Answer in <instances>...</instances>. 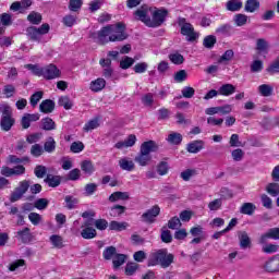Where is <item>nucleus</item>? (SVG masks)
<instances>
[{"instance_id":"obj_9","label":"nucleus","mask_w":279,"mask_h":279,"mask_svg":"<svg viewBox=\"0 0 279 279\" xmlns=\"http://www.w3.org/2000/svg\"><path fill=\"white\" fill-rule=\"evenodd\" d=\"M29 191V181L24 180L20 182V185L11 193L10 203L19 202Z\"/></svg>"},{"instance_id":"obj_4","label":"nucleus","mask_w":279,"mask_h":279,"mask_svg":"<svg viewBox=\"0 0 279 279\" xmlns=\"http://www.w3.org/2000/svg\"><path fill=\"white\" fill-rule=\"evenodd\" d=\"M14 123H16V120L12 117V107L8 104L2 105L1 130L3 132H10Z\"/></svg>"},{"instance_id":"obj_30","label":"nucleus","mask_w":279,"mask_h":279,"mask_svg":"<svg viewBox=\"0 0 279 279\" xmlns=\"http://www.w3.org/2000/svg\"><path fill=\"white\" fill-rule=\"evenodd\" d=\"M81 169L86 175H93L95 173V166H93V161L90 160L82 161Z\"/></svg>"},{"instance_id":"obj_31","label":"nucleus","mask_w":279,"mask_h":279,"mask_svg":"<svg viewBox=\"0 0 279 279\" xmlns=\"http://www.w3.org/2000/svg\"><path fill=\"white\" fill-rule=\"evenodd\" d=\"M120 169L123 171H134L135 165L134 161L128 159V158H122L119 160Z\"/></svg>"},{"instance_id":"obj_45","label":"nucleus","mask_w":279,"mask_h":279,"mask_svg":"<svg viewBox=\"0 0 279 279\" xmlns=\"http://www.w3.org/2000/svg\"><path fill=\"white\" fill-rule=\"evenodd\" d=\"M31 154L34 156V158H40V156L45 154V148H43L40 144H34L31 147Z\"/></svg>"},{"instance_id":"obj_46","label":"nucleus","mask_w":279,"mask_h":279,"mask_svg":"<svg viewBox=\"0 0 279 279\" xmlns=\"http://www.w3.org/2000/svg\"><path fill=\"white\" fill-rule=\"evenodd\" d=\"M25 69H28V71H32L33 75H37V77H43L44 75V68H39L36 64H26L24 65Z\"/></svg>"},{"instance_id":"obj_33","label":"nucleus","mask_w":279,"mask_h":279,"mask_svg":"<svg viewBox=\"0 0 279 279\" xmlns=\"http://www.w3.org/2000/svg\"><path fill=\"white\" fill-rule=\"evenodd\" d=\"M99 118H94L85 123L83 131L84 132H93V130H97L99 128Z\"/></svg>"},{"instance_id":"obj_35","label":"nucleus","mask_w":279,"mask_h":279,"mask_svg":"<svg viewBox=\"0 0 279 279\" xmlns=\"http://www.w3.org/2000/svg\"><path fill=\"white\" fill-rule=\"evenodd\" d=\"M167 141L170 145H180L182 143V134L172 132L168 135Z\"/></svg>"},{"instance_id":"obj_5","label":"nucleus","mask_w":279,"mask_h":279,"mask_svg":"<svg viewBox=\"0 0 279 279\" xmlns=\"http://www.w3.org/2000/svg\"><path fill=\"white\" fill-rule=\"evenodd\" d=\"M128 38L125 35V24L119 22L117 24L109 25V40L110 43H121Z\"/></svg>"},{"instance_id":"obj_18","label":"nucleus","mask_w":279,"mask_h":279,"mask_svg":"<svg viewBox=\"0 0 279 279\" xmlns=\"http://www.w3.org/2000/svg\"><path fill=\"white\" fill-rule=\"evenodd\" d=\"M39 110L44 114H51V112L56 110V102L51 99H46L39 105Z\"/></svg>"},{"instance_id":"obj_54","label":"nucleus","mask_w":279,"mask_h":279,"mask_svg":"<svg viewBox=\"0 0 279 279\" xmlns=\"http://www.w3.org/2000/svg\"><path fill=\"white\" fill-rule=\"evenodd\" d=\"M168 228L170 230H178V228H182V222L180 221V218H178L177 216L172 217L168 221Z\"/></svg>"},{"instance_id":"obj_34","label":"nucleus","mask_w":279,"mask_h":279,"mask_svg":"<svg viewBox=\"0 0 279 279\" xmlns=\"http://www.w3.org/2000/svg\"><path fill=\"white\" fill-rule=\"evenodd\" d=\"M27 21L32 23V25H40V23H43V15L33 11L27 15Z\"/></svg>"},{"instance_id":"obj_36","label":"nucleus","mask_w":279,"mask_h":279,"mask_svg":"<svg viewBox=\"0 0 279 279\" xmlns=\"http://www.w3.org/2000/svg\"><path fill=\"white\" fill-rule=\"evenodd\" d=\"M117 255V247L114 246H107L102 252V258L105 260H112L114 256Z\"/></svg>"},{"instance_id":"obj_16","label":"nucleus","mask_w":279,"mask_h":279,"mask_svg":"<svg viewBox=\"0 0 279 279\" xmlns=\"http://www.w3.org/2000/svg\"><path fill=\"white\" fill-rule=\"evenodd\" d=\"M238 238L240 241L241 250H247V247H252V240L250 239V235L246 231H239Z\"/></svg>"},{"instance_id":"obj_49","label":"nucleus","mask_w":279,"mask_h":279,"mask_svg":"<svg viewBox=\"0 0 279 279\" xmlns=\"http://www.w3.org/2000/svg\"><path fill=\"white\" fill-rule=\"evenodd\" d=\"M231 157L233 158L234 162H241L243 158H245V151L241 148H236L231 151Z\"/></svg>"},{"instance_id":"obj_43","label":"nucleus","mask_w":279,"mask_h":279,"mask_svg":"<svg viewBox=\"0 0 279 279\" xmlns=\"http://www.w3.org/2000/svg\"><path fill=\"white\" fill-rule=\"evenodd\" d=\"M84 2L82 0H70L69 10L70 12H80Z\"/></svg>"},{"instance_id":"obj_20","label":"nucleus","mask_w":279,"mask_h":279,"mask_svg":"<svg viewBox=\"0 0 279 279\" xmlns=\"http://www.w3.org/2000/svg\"><path fill=\"white\" fill-rule=\"evenodd\" d=\"M128 199H130V194L128 192H113L109 196V202H111V204H114V202H125Z\"/></svg>"},{"instance_id":"obj_10","label":"nucleus","mask_w":279,"mask_h":279,"mask_svg":"<svg viewBox=\"0 0 279 279\" xmlns=\"http://www.w3.org/2000/svg\"><path fill=\"white\" fill-rule=\"evenodd\" d=\"M149 13L151 14V8H149L147 4H144L137 9L134 14L136 21H141L144 23V25H146V27H149V21H151Z\"/></svg>"},{"instance_id":"obj_32","label":"nucleus","mask_w":279,"mask_h":279,"mask_svg":"<svg viewBox=\"0 0 279 279\" xmlns=\"http://www.w3.org/2000/svg\"><path fill=\"white\" fill-rule=\"evenodd\" d=\"M258 93L262 95V97H271L274 95V86L268 84L259 85Z\"/></svg>"},{"instance_id":"obj_11","label":"nucleus","mask_w":279,"mask_h":279,"mask_svg":"<svg viewBox=\"0 0 279 279\" xmlns=\"http://www.w3.org/2000/svg\"><path fill=\"white\" fill-rule=\"evenodd\" d=\"M158 215H160V207L158 205H155L142 215V219L146 223H154V221H156V217H158Z\"/></svg>"},{"instance_id":"obj_37","label":"nucleus","mask_w":279,"mask_h":279,"mask_svg":"<svg viewBox=\"0 0 279 279\" xmlns=\"http://www.w3.org/2000/svg\"><path fill=\"white\" fill-rule=\"evenodd\" d=\"M260 8L258 0H247L244 7L245 12H256Z\"/></svg>"},{"instance_id":"obj_55","label":"nucleus","mask_w":279,"mask_h":279,"mask_svg":"<svg viewBox=\"0 0 279 279\" xmlns=\"http://www.w3.org/2000/svg\"><path fill=\"white\" fill-rule=\"evenodd\" d=\"M28 220L31 223H33V226H39L43 221V216H40L38 213H31L28 215Z\"/></svg>"},{"instance_id":"obj_44","label":"nucleus","mask_w":279,"mask_h":279,"mask_svg":"<svg viewBox=\"0 0 279 279\" xmlns=\"http://www.w3.org/2000/svg\"><path fill=\"white\" fill-rule=\"evenodd\" d=\"M204 47H206V49H213V47H215V45H217V37H215V35H208L204 38L203 41Z\"/></svg>"},{"instance_id":"obj_39","label":"nucleus","mask_w":279,"mask_h":279,"mask_svg":"<svg viewBox=\"0 0 279 279\" xmlns=\"http://www.w3.org/2000/svg\"><path fill=\"white\" fill-rule=\"evenodd\" d=\"M266 192L268 193V195H270L271 197H278L279 195V184L276 182L269 183L266 186Z\"/></svg>"},{"instance_id":"obj_64","label":"nucleus","mask_w":279,"mask_h":279,"mask_svg":"<svg viewBox=\"0 0 279 279\" xmlns=\"http://www.w3.org/2000/svg\"><path fill=\"white\" fill-rule=\"evenodd\" d=\"M186 77H189L186 70H180L174 74V81H177L179 84L185 82Z\"/></svg>"},{"instance_id":"obj_62","label":"nucleus","mask_w":279,"mask_h":279,"mask_svg":"<svg viewBox=\"0 0 279 279\" xmlns=\"http://www.w3.org/2000/svg\"><path fill=\"white\" fill-rule=\"evenodd\" d=\"M82 177V171L80 169H73L68 173V180H71L72 182H76V180H80Z\"/></svg>"},{"instance_id":"obj_48","label":"nucleus","mask_w":279,"mask_h":279,"mask_svg":"<svg viewBox=\"0 0 279 279\" xmlns=\"http://www.w3.org/2000/svg\"><path fill=\"white\" fill-rule=\"evenodd\" d=\"M59 106H61L65 110H71V108H73V101H71V98H69V96H63L59 98Z\"/></svg>"},{"instance_id":"obj_56","label":"nucleus","mask_w":279,"mask_h":279,"mask_svg":"<svg viewBox=\"0 0 279 279\" xmlns=\"http://www.w3.org/2000/svg\"><path fill=\"white\" fill-rule=\"evenodd\" d=\"M49 206V199L47 198H38L34 203V207L37 208V210H45Z\"/></svg>"},{"instance_id":"obj_8","label":"nucleus","mask_w":279,"mask_h":279,"mask_svg":"<svg viewBox=\"0 0 279 279\" xmlns=\"http://www.w3.org/2000/svg\"><path fill=\"white\" fill-rule=\"evenodd\" d=\"M90 38L98 45H106L110 43V26L107 25L98 32L90 33Z\"/></svg>"},{"instance_id":"obj_38","label":"nucleus","mask_w":279,"mask_h":279,"mask_svg":"<svg viewBox=\"0 0 279 279\" xmlns=\"http://www.w3.org/2000/svg\"><path fill=\"white\" fill-rule=\"evenodd\" d=\"M128 228V222H119L117 220H112L109 223L110 230H116V232H122V230H125Z\"/></svg>"},{"instance_id":"obj_23","label":"nucleus","mask_w":279,"mask_h":279,"mask_svg":"<svg viewBox=\"0 0 279 279\" xmlns=\"http://www.w3.org/2000/svg\"><path fill=\"white\" fill-rule=\"evenodd\" d=\"M44 182L51 189H56L59 184H61L62 178H60V175L47 174Z\"/></svg>"},{"instance_id":"obj_7","label":"nucleus","mask_w":279,"mask_h":279,"mask_svg":"<svg viewBox=\"0 0 279 279\" xmlns=\"http://www.w3.org/2000/svg\"><path fill=\"white\" fill-rule=\"evenodd\" d=\"M151 19L148 21L149 27H160L165 21H167V16H169V11L165 8L158 9L155 8L150 11Z\"/></svg>"},{"instance_id":"obj_61","label":"nucleus","mask_w":279,"mask_h":279,"mask_svg":"<svg viewBox=\"0 0 279 279\" xmlns=\"http://www.w3.org/2000/svg\"><path fill=\"white\" fill-rule=\"evenodd\" d=\"M62 23L65 25V27H73V25L77 23V17L74 15H65L62 20Z\"/></svg>"},{"instance_id":"obj_60","label":"nucleus","mask_w":279,"mask_h":279,"mask_svg":"<svg viewBox=\"0 0 279 279\" xmlns=\"http://www.w3.org/2000/svg\"><path fill=\"white\" fill-rule=\"evenodd\" d=\"M34 173L36 178L43 179L45 175H47V167L38 165L35 167Z\"/></svg>"},{"instance_id":"obj_22","label":"nucleus","mask_w":279,"mask_h":279,"mask_svg":"<svg viewBox=\"0 0 279 279\" xmlns=\"http://www.w3.org/2000/svg\"><path fill=\"white\" fill-rule=\"evenodd\" d=\"M128 210V207L123 205H113L109 208V217H112L113 219L117 217H121Z\"/></svg>"},{"instance_id":"obj_52","label":"nucleus","mask_w":279,"mask_h":279,"mask_svg":"<svg viewBox=\"0 0 279 279\" xmlns=\"http://www.w3.org/2000/svg\"><path fill=\"white\" fill-rule=\"evenodd\" d=\"M233 21L238 27H243V25L247 24V15L239 13L234 16Z\"/></svg>"},{"instance_id":"obj_21","label":"nucleus","mask_w":279,"mask_h":279,"mask_svg":"<svg viewBox=\"0 0 279 279\" xmlns=\"http://www.w3.org/2000/svg\"><path fill=\"white\" fill-rule=\"evenodd\" d=\"M219 95H223V97H230V95H234L236 93V87L232 84H223L218 89Z\"/></svg>"},{"instance_id":"obj_47","label":"nucleus","mask_w":279,"mask_h":279,"mask_svg":"<svg viewBox=\"0 0 279 279\" xmlns=\"http://www.w3.org/2000/svg\"><path fill=\"white\" fill-rule=\"evenodd\" d=\"M160 239L162 243H171L173 241V235H171V231L168 230L166 227L161 229V235Z\"/></svg>"},{"instance_id":"obj_41","label":"nucleus","mask_w":279,"mask_h":279,"mask_svg":"<svg viewBox=\"0 0 279 279\" xmlns=\"http://www.w3.org/2000/svg\"><path fill=\"white\" fill-rule=\"evenodd\" d=\"M81 236L83 239H95V236H97V230L90 228V227H87V228H84L81 232Z\"/></svg>"},{"instance_id":"obj_57","label":"nucleus","mask_w":279,"mask_h":279,"mask_svg":"<svg viewBox=\"0 0 279 279\" xmlns=\"http://www.w3.org/2000/svg\"><path fill=\"white\" fill-rule=\"evenodd\" d=\"M193 175H197V170L186 169L185 171L181 172V178L184 180V182H189Z\"/></svg>"},{"instance_id":"obj_50","label":"nucleus","mask_w":279,"mask_h":279,"mask_svg":"<svg viewBox=\"0 0 279 279\" xmlns=\"http://www.w3.org/2000/svg\"><path fill=\"white\" fill-rule=\"evenodd\" d=\"M169 60L172 62V64H184V56L178 52L169 54Z\"/></svg>"},{"instance_id":"obj_14","label":"nucleus","mask_w":279,"mask_h":279,"mask_svg":"<svg viewBox=\"0 0 279 279\" xmlns=\"http://www.w3.org/2000/svg\"><path fill=\"white\" fill-rule=\"evenodd\" d=\"M15 239L24 244L32 243V230L28 227L19 230L17 232H15Z\"/></svg>"},{"instance_id":"obj_26","label":"nucleus","mask_w":279,"mask_h":279,"mask_svg":"<svg viewBox=\"0 0 279 279\" xmlns=\"http://www.w3.org/2000/svg\"><path fill=\"white\" fill-rule=\"evenodd\" d=\"M243 8V2L241 0H229L226 3V9L229 12H239Z\"/></svg>"},{"instance_id":"obj_25","label":"nucleus","mask_w":279,"mask_h":279,"mask_svg":"<svg viewBox=\"0 0 279 279\" xmlns=\"http://www.w3.org/2000/svg\"><path fill=\"white\" fill-rule=\"evenodd\" d=\"M41 130H45L46 132H51L53 130H56V122L53 121V119L47 117L41 119Z\"/></svg>"},{"instance_id":"obj_42","label":"nucleus","mask_w":279,"mask_h":279,"mask_svg":"<svg viewBox=\"0 0 279 279\" xmlns=\"http://www.w3.org/2000/svg\"><path fill=\"white\" fill-rule=\"evenodd\" d=\"M125 258H128V256H125V254L116 253V256L112 259L114 269H119V267H121V265H123L125 263Z\"/></svg>"},{"instance_id":"obj_63","label":"nucleus","mask_w":279,"mask_h":279,"mask_svg":"<svg viewBox=\"0 0 279 279\" xmlns=\"http://www.w3.org/2000/svg\"><path fill=\"white\" fill-rule=\"evenodd\" d=\"M43 92H36L31 96V106H33V108H36V106H38V101L43 99Z\"/></svg>"},{"instance_id":"obj_27","label":"nucleus","mask_w":279,"mask_h":279,"mask_svg":"<svg viewBox=\"0 0 279 279\" xmlns=\"http://www.w3.org/2000/svg\"><path fill=\"white\" fill-rule=\"evenodd\" d=\"M216 34L232 36V34H234V27L231 24H222L216 29Z\"/></svg>"},{"instance_id":"obj_19","label":"nucleus","mask_w":279,"mask_h":279,"mask_svg":"<svg viewBox=\"0 0 279 279\" xmlns=\"http://www.w3.org/2000/svg\"><path fill=\"white\" fill-rule=\"evenodd\" d=\"M266 271H269L270 274H274L276 271H279V257L274 256L265 264Z\"/></svg>"},{"instance_id":"obj_29","label":"nucleus","mask_w":279,"mask_h":279,"mask_svg":"<svg viewBox=\"0 0 279 279\" xmlns=\"http://www.w3.org/2000/svg\"><path fill=\"white\" fill-rule=\"evenodd\" d=\"M255 211H256V205H254L253 203H244L240 208L241 215L252 216L254 215Z\"/></svg>"},{"instance_id":"obj_15","label":"nucleus","mask_w":279,"mask_h":279,"mask_svg":"<svg viewBox=\"0 0 279 279\" xmlns=\"http://www.w3.org/2000/svg\"><path fill=\"white\" fill-rule=\"evenodd\" d=\"M269 239H272L274 241H279V228H271L266 233H264L260 239L259 243L262 245H265Z\"/></svg>"},{"instance_id":"obj_58","label":"nucleus","mask_w":279,"mask_h":279,"mask_svg":"<svg viewBox=\"0 0 279 279\" xmlns=\"http://www.w3.org/2000/svg\"><path fill=\"white\" fill-rule=\"evenodd\" d=\"M256 49L257 51H259L260 53H263L264 51H266L267 49H269V44L267 43V40L259 38L256 41Z\"/></svg>"},{"instance_id":"obj_24","label":"nucleus","mask_w":279,"mask_h":279,"mask_svg":"<svg viewBox=\"0 0 279 279\" xmlns=\"http://www.w3.org/2000/svg\"><path fill=\"white\" fill-rule=\"evenodd\" d=\"M89 88L93 90V93H99L100 90H104V88H106V80L97 78L92 81Z\"/></svg>"},{"instance_id":"obj_53","label":"nucleus","mask_w":279,"mask_h":279,"mask_svg":"<svg viewBox=\"0 0 279 279\" xmlns=\"http://www.w3.org/2000/svg\"><path fill=\"white\" fill-rule=\"evenodd\" d=\"M70 151H72V154H81V151H84V143L81 141L73 142L70 146Z\"/></svg>"},{"instance_id":"obj_13","label":"nucleus","mask_w":279,"mask_h":279,"mask_svg":"<svg viewBox=\"0 0 279 279\" xmlns=\"http://www.w3.org/2000/svg\"><path fill=\"white\" fill-rule=\"evenodd\" d=\"M43 77H45V80H56L60 77V70L54 64H49L44 68Z\"/></svg>"},{"instance_id":"obj_51","label":"nucleus","mask_w":279,"mask_h":279,"mask_svg":"<svg viewBox=\"0 0 279 279\" xmlns=\"http://www.w3.org/2000/svg\"><path fill=\"white\" fill-rule=\"evenodd\" d=\"M157 173L159 175H167L169 173V163L167 161H160L157 165Z\"/></svg>"},{"instance_id":"obj_1","label":"nucleus","mask_w":279,"mask_h":279,"mask_svg":"<svg viewBox=\"0 0 279 279\" xmlns=\"http://www.w3.org/2000/svg\"><path fill=\"white\" fill-rule=\"evenodd\" d=\"M160 146L155 141H147L142 143L140 147V153L135 156L134 160L140 167H148L151 162V154L158 151Z\"/></svg>"},{"instance_id":"obj_17","label":"nucleus","mask_w":279,"mask_h":279,"mask_svg":"<svg viewBox=\"0 0 279 279\" xmlns=\"http://www.w3.org/2000/svg\"><path fill=\"white\" fill-rule=\"evenodd\" d=\"M204 141L202 140L193 141L187 144L186 151H189V154H199V151L204 149Z\"/></svg>"},{"instance_id":"obj_40","label":"nucleus","mask_w":279,"mask_h":279,"mask_svg":"<svg viewBox=\"0 0 279 279\" xmlns=\"http://www.w3.org/2000/svg\"><path fill=\"white\" fill-rule=\"evenodd\" d=\"M50 243H52L53 247H57V250H62V247H64V240L58 234L50 236Z\"/></svg>"},{"instance_id":"obj_12","label":"nucleus","mask_w":279,"mask_h":279,"mask_svg":"<svg viewBox=\"0 0 279 279\" xmlns=\"http://www.w3.org/2000/svg\"><path fill=\"white\" fill-rule=\"evenodd\" d=\"M35 121H40V113H24L21 120V125L23 130H28Z\"/></svg>"},{"instance_id":"obj_2","label":"nucleus","mask_w":279,"mask_h":279,"mask_svg":"<svg viewBox=\"0 0 279 279\" xmlns=\"http://www.w3.org/2000/svg\"><path fill=\"white\" fill-rule=\"evenodd\" d=\"M173 254H169L167 248H161L149 257L148 267L160 265V267L167 269L173 263Z\"/></svg>"},{"instance_id":"obj_6","label":"nucleus","mask_w":279,"mask_h":279,"mask_svg":"<svg viewBox=\"0 0 279 279\" xmlns=\"http://www.w3.org/2000/svg\"><path fill=\"white\" fill-rule=\"evenodd\" d=\"M49 29H51V26L49 24L45 23L40 27L36 28L35 26H29L26 28V36L28 40H33L34 43H40L43 36L45 34H49Z\"/></svg>"},{"instance_id":"obj_3","label":"nucleus","mask_w":279,"mask_h":279,"mask_svg":"<svg viewBox=\"0 0 279 279\" xmlns=\"http://www.w3.org/2000/svg\"><path fill=\"white\" fill-rule=\"evenodd\" d=\"M177 25L180 27V33L182 36H185L187 43H194L197 40V34L195 33V27L193 24L189 23L184 17H178Z\"/></svg>"},{"instance_id":"obj_28","label":"nucleus","mask_w":279,"mask_h":279,"mask_svg":"<svg viewBox=\"0 0 279 279\" xmlns=\"http://www.w3.org/2000/svg\"><path fill=\"white\" fill-rule=\"evenodd\" d=\"M56 140L52 136L47 137L44 143V151L47 154H53V151H56Z\"/></svg>"},{"instance_id":"obj_59","label":"nucleus","mask_w":279,"mask_h":279,"mask_svg":"<svg viewBox=\"0 0 279 279\" xmlns=\"http://www.w3.org/2000/svg\"><path fill=\"white\" fill-rule=\"evenodd\" d=\"M137 270H138V264L136 263H129L125 266L126 276H134V274H136Z\"/></svg>"}]
</instances>
